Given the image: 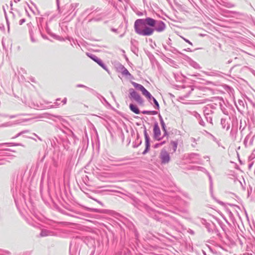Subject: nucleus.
I'll return each instance as SVG.
<instances>
[{
  "label": "nucleus",
  "mask_w": 255,
  "mask_h": 255,
  "mask_svg": "<svg viewBox=\"0 0 255 255\" xmlns=\"http://www.w3.org/2000/svg\"><path fill=\"white\" fill-rule=\"evenodd\" d=\"M156 24V21L151 18L138 19L134 22V28L137 34L149 36L153 33Z\"/></svg>",
  "instance_id": "f257e3e1"
},
{
  "label": "nucleus",
  "mask_w": 255,
  "mask_h": 255,
  "mask_svg": "<svg viewBox=\"0 0 255 255\" xmlns=\"http://www.w3.org/2000/svg\"><path fill=\"white\" fill-rule=\"evenodd\" d=\"M130 98H133L135 101L140 104H142L143 101L142 98L133 89L129 90Z\"/></svg>",
  "instance_id": "f03ea898"
},
{
  "label": "nucleus",
  "mask_w": 255,
  "mask_h": 255,
  "mask_svg": "<svg viewBox=\"0 0 255 255\" xmlns=\"http://www.w3.org/2000/svg\"><path fill=\"white\" fill-rule=\"evenodd\" d=\"M161 158L162 162L163 163H167L169 161L170 157L169 154L166 153L164 149L162 150Z\"/></svg>",
  "instance_id": "7ed1b4c3"
},
{
  "label": "nucleus",
  "mask_w": 255,
  "mask_h": 255,
  "mask_svg": "<svg viewBox=\"0 0 255 255\" xmlns=\"http://www.w3.org/2000/svg\"><path fill=\"white\" fill-rule=\"evenodd\" d=\"M177 147V144L175 142H172L170 143L168 151L171 153L175 152Z\"/></svg>",
  "instance_id": "20e7f679"
},
{
  "label": "nucleus",
  "mask_w": 255,
  "mask_h": 255,
  "mask_svg": "<svg viewBox=\"0 0 255 255\" xmlns=\"http://www.w3.org/2000/svg\"><path fill=\"white\" fill-rule=\"evenodd\" d=\"M154 136L157 139L159 140V128H158V124L156 123L154 127Z\"/></svg>",
  "instance_id": "39448f33"
},
{
  "label": "nucleus",
  "mask_w": 255,
  "mask_h": 255,
  "mask_svg": "<svg viewBox=\"0 0 255 255\" xmlns=\"http://www.w3.org/2000/svg\"><path fill=\"white\" fill-rule=\"evenodd\" d=\"M143 95H144L148 100H151L152 96L150 93L144 88L141 91Z\"/></svg>",
  "instance_id": "423d86ee"
},
{
  "label": "nucleus",
  "mask_w": 255,
  "mask_h": 255,
  "mask_svg": "<svg viewBox=\"0 0 255 255\" xmlns=\"http://www.w3.org/2000/svg\"><path fill=\"white\" fill-rule=\"evenodd\" d=\"M129 107L130 110L135 114H139L140 113L139 110L136 105L131 104Z\"/></svg>",
  "instance_id": "0eeeda50"
},
{
  "label": "nucleus",
  "mask_w": 255,
  "mask_h": 255,
  "mask_svg": "<svg viewBox=\"0 0 255 255\" xmlns=\"http://www.w3.org/2000/svg\"><path fill=\"white\" fill-rule=\"evenodd\" d=\"M132 85L137 89L140 90V91H142V90L144 88L143 86H142L140 84H137L135 82L132 83Z\"/></svg>",
  "instance_id": "6e6552de"
},
{
  "label": "nucleus",
  "mask_w": 255,
  "mask_h": 255,
  "mask_svg": "<svg viewBox=\"0 0 255 255\" xmlns=\"http://www.w3.org/2000/svg\"><path fill=\"white\" fill-rule=\"evenodd\" d=\"M91 58L95 62H96L99 65L102 67H103V64L102 63L101 60L98 59L96 56L91 57Z\"/></svg>",
  "instance_id": "1a4fd4ad"
},
{
  "label": "nucleus",
  "mask_w": 255,
  "mask_h": 255,
  "mask_svg": "<svg viewBox=\"0 0 255 255\" xmlns=\"http://www.w3.org/2000/svg\"><path fill=\"white\" fill-rule=\"evenodd\" d=\"M25 19H20V20H19V24H20V25H22L23 23H24V22H25Z\"/></svg>",
  "instance_id": "9d476101"
},
{
  "label": "nucleus",
  "mask_w": 255,
  "mask_h": 255,
  "mask_svg": "<svg viewBox=\"0 0 255 255\" xmlns=\"http://www.w3.org/2000/svg\"><path fill=\"white\" fill-rule=\"evenodd\" d=\"M153 101H154V103H155V104L157 106H158V103L157 102V101L154 98L152 97V99Z\"/></svg>",
  "instance_id": "9b49d317"
},
{
  "label": "nucleus",
  "mask_w": 255,
  "mask_h": 255,
  "mask_svg": "<svg viewBox=\"0 0 255 255\" xmlns=\"http://www.w3.org/2000/svg\"><path fill=\"white\" fill-rule=\"evenodd\" d=\"M162 128H163V129L165 130V128H164V124H162Z\"/></svg>",
  "instance_id": "f8f14e48"
},
{
  "label": "nucleus",
  "mask_w": 255,
  "mask_h": 255,
  "mask_svg": "<svg viewBox=\"0 0 255 255\" xmlns=\"http://www.w3.org/2000/svg\"><path fill=\"white\" fill-rule=\"evenodd\" d=\"M146 152V149H145L143 152V154H145Z\"/></svg>",
  "instance_id": "ddd939ff"
},
{
  "label": "nucleus",
  "mask_w": 255,
  "mask_h": 255,
  "mask_svg": "<svg viewBox=\"0 0 255 255\" xmlns=\"http://www.w3.org/2000/svg\"><path fill=\"white\" fill-rule=\"evenodd\" d=\"M160 31L161 30V25H160Z\"/></svg>",
  "instance_id": "4468645a"
}]
</instances>
